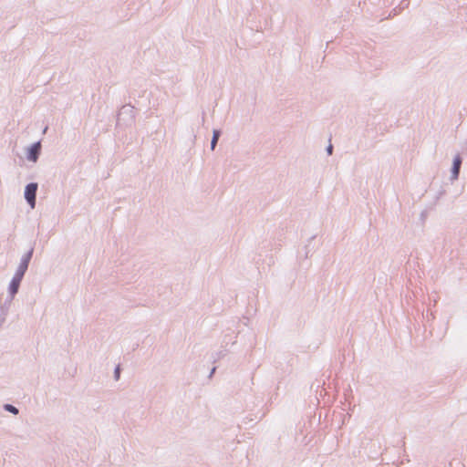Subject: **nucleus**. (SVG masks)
I'll use <instances>...</instances> for the list:
<instances>
[{
    "mask_svg": "<svg viewBox=\"0 0 467 467\" xmlns=\"http://www.w3.org/2000/svg\"><path fill=\"white\" fill-rule=\"evenodd\" d=\"M221 131L218 130H213V138L211 140V150H213L217 145L218 140L220 138Z\"/></svg>",
    "mask_w": 467,
    "mask_h": 467,
    "instance_id": "6",
    "label": "nucleus"
},
{
    "mask_svg": "<svg viewBox=\"0 0 467 467\" xmlns=\"http://www.w3.org/2000/svg\"><path fill=\"white\" fill-rule=\"evenodd\" d=\"M37 188L36 182L28 183L25 188V199L32 209L36 207Z\"/></svg>",
    "mask_w": 467,
    "mask_h": 467,
    "instance_id": "2",
    "label": "nucleus"
},
{
    "mask_svg": "<svg viewBox=\"0 0 467 467\" xmlns=\"http://www.w3.org/2000/svg\"><path fill=\"white\" fill-rule=\"evenodd\" d=\"M5 410L6 411H9L15 415H16L18 413V409L16 408L15 406L11 405V404H5Z\"/></svg>",
    "mask_w": 467,
    "mask_h": 467,
    "instance_id": "7",
    "label": "nucleus"
},
{
    "mask_svg": "<svg viewBox=\"0 0 467 467\" xmlns=\"http://www.w3.org/2000/svg\"><path fill=\"white\" fill-rule=\"evenodd\" d=\"M327 152L328 155L332 154V152H333V146L332 145H328L327 146Z\"/></svg>",
    "mask_w": 467,
    "mask_h": 467,
    "instance_id": "8",
    "label": "nucleus"
},
{
    "mask_svg": "<svg viewBox=\"0 0 467 467\" xmlns=\"http://www.w3.org/2000/svg\"><path fill=\"white\" fill-rule=\"evenodd\" d=\"M462 162V161L461 156L459 154H457L453 158L452 167L451 170V177H450L451 181L453 182L459 178Z\"/></svg>",
    "mask_w": 467,
    "mask_h": 467,
    "instance_id": "4",
    "label": "nucleus"
},
{
    "mask_svg": "<svg viewBox=\"0 0 467 467\" xmlns=\"http://www.w3.org/2000/svg\"><path fill=\"white\" fill-rule=\"evenodd\" d=\"M41 152V143L40 141L33 143L26 150V159L31 162H36Z\"/></svg>",
    "mask_w": 467,
    "mask_h": 467,
    "instance_id": "3",
    "label": "nucleus"
},
{
    "mask_svg": "<svg viewBox=\"0 0 467 467\" xmlns=\"http://www.w3.org/2000/svg\"><path fill=\"white\" fill-rule=\"evenodd\" d=\"M114 375H115V379H119V368H117L115 369Z\"/></svg>",
    "mask_w": 467,
    "mask_h": 467,
    "instance_id": "9",
    "label": "nucleus"
},
{
    "mask_svg": "<svg viewBox=\"0 0 467 467\" xmlns=\"http://www.w3.org/2000/svg\"><path fill=\"white\" fill-rule=\"evenodd\" d=\"M22 279L13 276L8 285V295L10 301L14 299L16 295L18 293Z\"/></svg>",
    "mask_w": 467,
    "mask_h": 467,
    "instance_id": "5",
    "label": "nucleus"
},
{
    "mask_svg": "<svg viewBox=\"0 0 467 467\" xmlns=\"http://www.w3.org/2000/svg\"><path fill=\"white\" fill-rule=\"evenodd\" d=\"M33 248H31L27 253L24 254L20 259V263L15 272V275L13 276H16L17 278L23 279L28 265L29 262L33 255Z\"/></svg>",
    "mask_w": 467,
    "mask_h": 467,
    "instance_id": "1",
    "label": "nucleus"
}]
</instances>
